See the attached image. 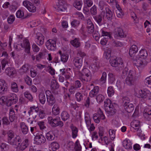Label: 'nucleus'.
Listing matches in <instances>:
<instances>
[{
  "instance_id": "f257e3e1",
  "label": "nucleus",
  "mask_w": 151,
  "mask_h": 151,
  "mask_svg": "<svg viewBox=\"0 0 151 151\" xmlns=\"http://www.w3.org/2000/svg\"><path fill=\"white\" fill-rule=\"evenodd\" d=\"M104 110L108 116H112L116 112V109L111 104V101L109 99H106L104 101Z\"/></svg>"
},
{
  "instance_id": "f03ea898",
  "label": "nucleus",
  "mask_w": 151,
  "mask_h": 151,
  "mask_svg": "<svg viewBox=\"0 0 151 151\" xmlns=\"http://www.w3.org/2000/svg\"><path fill=\"white\" fill-rule=\"evenodd\" d=\"M47 119L49 124L52 127H55L58 126L62 127L63 125V122L60 120L59 117H56L54 118L52 116H49Z\"/></svg>"
},
{
  "instance_id": "7ed1b4c3",
  "label": "nucleus",
  "mask_w": 151,
  "mask_h": 151,
  "mask_svg": "<svg viewBox=\"0 0 151 151\" xmlns=\"http://www.w3.org/2000/svg\"><path fill=\"white\" fill-rule=\"evenodd\" d=\"M137 97L150 100L151 99V93L149 91H145L143 90H140L138 91Z\"/></svg>"
},
{
  "instance_id": "20e7f679",
  "label": "nucleus",
  "mask_w": 151,
  "mask_h": 151,
  "mask_svg": "<svg viewBox=\"0 0 151 151\" xmlns=\"http://www.w3.org/2000/svg\"><path fill=\"white\" fill-rule=\"evenodd\" d=\"M8 99L6 103L7 105L8 106H10L13 104H16L18 101V97L14 93L10 94L8 96Z\"/></svg>"
},
{
  "instance_id": "39448f33",
  "label": "nucleus",
  "mask_w": 151,
  "mask_h": 151,
  "mask_svg": "<svg viewBox=\"0 0 151 151\" xmlns=\"http://www.w3.org/2000/svg\"><path fill=\"white\" fill-rule=\"evenodd\" d=\"M93 118L94 121L96 123L99 122L101 119H104V114L103 111L100 108H99L97 114H94L93 115Z\"/></svg>"
},
{
  "instance_id": "423d86ee",
  "label": "nucleus",
  "mask_w": 151,
  "mask_h": 151,
  "mask_svg": "<svg viewBox=\"0 0 151 151\" xmlns=\"http://www.w3.org/2000/svg\"><path fill=\"white\" fill-rule=\"evenodd\" d=\"M56 41L55 40L50 39L46 42V46L47 49L50 50H54L56 49Z\"/></svg>"
},
{
  "instance_id": "0eeeda50",
  "label": "nucleus",
  "mask_w": 151,
  "mask_h": 151,
  "mask_svg": "<svg viewBox=\"0 0 151 151\" xmlns=\"http://www.w3.org/2000/svg\"><path fill=\"white\" fill-rule=\"evenodd\" d=\"M110 63L111 65L113 67H116L119 65H121L123 66V60L121 58L118 59L111 58L110 60Z\"/></svg>"
},
{
  "instance_id": "6e6552de",
  "label": "nucleus",
  "mask_w": 151,
  "mask_h": 151,
  "mask_svg": "<svg viewBox=\"0 0 151 151\" xmlns=\"http://www.w3.org/2000/svg\"><path fill=\"white\" fill-rule=\"evenodd\" d=\"M21 140L19 136H17L12 138L7 139V142L10 145L19 146L21 142Z\"/></svg>"
},
{
  "instance_id": "1a4fd4ad",
  "label": "nucleus",
  "mask_w": 151,
  "mask_h": 151,
  "mask_svg": "<svg viewBox=\"0 0 151 151\" xmlns=\"http://www.w3.org/2000/svg\"><path fill=\"white\" fill-rule=\"evenodd\" d=\"M45 93L48 105L50 106H52L55 102V98L51 93L50 91L47 90L46 91Z\"/></svg>"
},
{
  "instance_id": "9d476101",
  "label": "nucleus",
  "mask_w": 151,
  "mask_h": 151,
  "mask_svg": "<svg viewBox=\"0 0 151 151\" xmlns=\"http://www.w3.org/2000/svg\"><path fill=\"white\" fill-rule=\"evenodd\" d=\"M57 5V10L58 11H64L67 9V4L65 0H58Z\"/></svg>"
},
{
  "instance_id": "9b49d317",
  "label": "nucleus",
  "mask_w": 151,
  "mask_h": 151,
  "mask_svg": "<svg viewBox=\"0 0 151 151\" xmlns=\"http://www.w3.org/2000/svg\"><path fill=\"white\" fill-rule=\"evenodd\" d=\"M133 72L130 70L128 76L126 79V82L127 84L129 86L134 85L135 83L133 79Z\"/></svg>"
},
{
  "instance_id": "f8f14e48",
  "label": "nucleus",
  "mask_w": 151,
  "mask_h": 151,
  "mask_svg": "<svg viewBox=\"0 0 151 151\" xmlns=\"http://www.w3.org/2000/svg\"><path fill=\"white\" fill-rule=\"evenodd\" d=\"M21 46L22 47L25 49V51L28 54L29 53L30 47L29 41L28 39H25L23 42L21 43Z\"/></svg>"
},
{
  "instance_id": "ddd939ff",
  "label": "nucleus",
  "mask_w": 151,
  "mask_h": 151,
  "mask_svg": "<svg viewBox=\"0 0 151 151\" xmlns=\"http://www.w3.org/2000/svg\"><path fill=\"white\" fill-rule=\"evenodd\" d=\"M59 87V85L58 82L55 80H52L50 83V87L51 91L53 93H57V91L56 90L58 89Z\"/></svg>"
},
{
  "instance_id": "4468645a",
  "label": "nucleus",
  "mask_w": 151,
  "mask_h": 151,
  "mask_svg": "<svg viewBox=\"0 0 151 151\" xmlns=\"http://www.w3.org/2000/svg\"><path fill=\"white\" fill-rule=\"evenodd\" d=\"M139 58L137 56L135 60V59H134V64L137 67L143 68L146 65V63H145V61L144 62L141 59H139Z\"/></svg>"
},
{
  "instance_id": "2eb2a0df",
  "label": "nucleus",
  "mask_w": 151,
  "mask_h": 151,
  "mask_svg": "<svg viewBox=\"0 0 151 151\" xmlns=\"http://www.w3.org/2000/svg\"><path fill=\"white\" fill-rule=\"evenodd\" d=\"M35 139L36 143L39 145L44 143L46 141L45 137L42 134L36 135L35 137Z\"/></svg>"
},
{
  "instance_id": "dca6fc26",
  "label": "nucleus",
  "mask_w": 151,
  "mask_h": 151,
  "mask_svg": "<svg viewBox=\"0 0 151 151\" xmlns=\"http://www.w3.org/2000/svg\"><path fill=\"white\" fill-rule=\"evenodd\" d=\"M87 32L89 33H92L94 31V26L90 19H88L87 21Z\"/></svg>"
},
{
  "instance_id": "f3484780",
  "label": "nucleus",
  "mask_w": 151,
  "mask_h": 151,
  "mask_svg": "<svg viewBox=\"0 0 151 151\" xmlns=\"http://www.w3.org/2000/svg\"><path fill=\"white\" fill-rule=\"evenodd\" d=\"M44 37L41 33H38L37 34L36 42L39 46L42 45L44 42Z\"/></svg>"
},
{
  "instance_id": "a211bd4d",
  "label": "nucleus",
  "mask_w": 151,
  "mask_h": 151,
  "mask_svg": "<svg viewBox=\"0 0 151 151\" xmlns=\"http://www.w3.org/2000/svg\"><path fill=\"white\" fill-rule=\"evenodd\" d=\"M73 63L75 66L77 68H79L82 65V59L79 58L78 57L75 58L73 60Z\"/></svg>"
},
{
  "instance_id": "6ab92c4d",
  "label": "nucleus",
  "mask_w": 151,
  "mask_h": 151,
  "mask_svg": "<svg viewBox=\"0 0 151 151\" xmlns=\"http://www.w3.org/2000/svg\"><path fill=\"white\" fill-rule=\"evenodd\" d=\"M6 73L9 76H13L16 74V70L13 67H8L5 70Z\"/></svg>"
},
{
  "instance_id": "aec40b11",
  "label": "nucleus",
  "mask_w": 151,
  "mask_h": 151,
  "mask_svg": "<svg viewBox=\"0 0 151 151\" xmlns=\"http://www.w3.org/2000/svg\"><path fill=\"white\" fill-rule=\"evenodd\" d=\"M131 126L136 131H138L140 127L139 121L137 120H134L131 122Z\"/></svg>"
},
{
  "instance_id": "412c9836",
  "label": "nucleus",
  "mask_w": 151,
  "mask_h": 151,
  "mask_svg": "<svg viewBox=\"0 0 151 151\" xmlns=\"http://www.w3.org/2000/svg\"><path fill=\"white\" fill-rule=\"evenodd\" d=\"M144 117L148 120H150L151 117V109L147 108L144 111Z\"/></svg>"
},
{
  "instance_id": "4be33fe9",
  "label": "nucleus",
  "mask_w": 151,
  "mask_h": 151,
  "mask_svg": "<svg viewBox=\"0 0 151 151\" xmlns=\"http://www.w3.org/2000/svg\"><path fill=\"white\" fill-rule=\"evenodd\" d=\"M70 128L72 131V136L73 138H76L78 135V129L72 124L70 126Z\"/></svg>"
},
{
  "instance_id": "5701e85b",
  "label": "nucleus",
  "mask_w": 151,
  "mask_h": 151,
  "mask_svg": "<svg viewBox=\"0 0 151 151\" xmlns=\"http://www.w3.org/2000/svg\"><path fill=\"white\" fill-rule=\"evenodd\" d=\"M147 53L146 50L142 49L140 51L139 54L137 57L141 59H145L147 58Z\"/></svg>"
},
{
  "instance_id": "b1692460",
  "label": "nucleus",
  "mask_w": 151,
  "mask_h": 151,
  "mask_svg": "<svg viewBox=\"0 0 151 151\" xmlns=\"http://www.w3.org/2000/svg\"><path fill=\"white\" fill-rule=\"evenodd\" d=\"M81 75H87V79H86V81H87L89 80L91 78V73L88 69L85 68L82 70Z\"/></svg>"
},
{
  "instance_id": "393cba45",
  "label": "nucleus",
  "mask_w": 151,
  "mask_h": 151,
  "mask_svg": "<svg viewBox=\"0 0 151 151\" xmlns=\"http://www.w3.org/2000/svg\"><path fill=\"white\" fill-rule=\"evenodd\" d=\"M20 126L21 130L22 133L24 134H26L28 131V128L24 122H22L20 123Z\"/></svg>"
},
{
  "instance_id": "a878e982",
  "label": "nucleus",
  "mask_w": 151,
  "mask_h": 151,
  "mask_svg": "<svg viewBox=\"0 0 151 151\" xmlns=\"http://www.w3.org/2000/svg\"><path fill=\"white\" fill-rule=\"evenodd\" d=\"M60 111V109L58 105L57 104H54L52 108V112L53 114L55 116L59 114Z\"/></svg>"
},
{
  "instance_id": "bb28decb",
  "label": "nucleus",
  "mask_w": 151,
  "mask_h": 151,
  "mask_svg": "<svg viewBox=\"0 0 151 151\" xmlns=\"http://www.w3.org/2000/svg\"><path fill=\"white\" fill-rule=\"evenodd\" d=\"M29 68L27 65H24L19 69V71L21 74L27 73L29 71Z\"/></svg>"
},
{
  "instance_id": "cd10ccee",
  "label": "nucleus",
  "mask_w": 151,
  "mask_h": 151,
  "mask_svg": "<svg viewBox=\"0 0 151 151\" xmlns=\"http://www.w3.org/2000/svg\"><path fill=\"white\" fill-rule=\"evenodd\" d=\"M99 88L98 86H95L93 88L90 92L89 95L91 97H93L95 96L98 93Z\"/></svg>"
},
{
  "instance_id": "c85d7f7f",
  "label": "nucleus",
  "mask_w": 151,
  "mask_h": 151,
  "mask_svg": "<svg viewBox=\"0 0 151 151\" xmlns=\"http://www.w3.org/2000/svg\"><path fill=\"white\" fill-rule=\"evenodd\" d=\"M40 102L42 104H44L46 101V97L44 93H40L38 96Z\"/></svg>"
},
{
  "instance_id": "c756f323",
  "label": "nucleus",
  "mask_w": 151,
  "mask_h": 151,
  "mask_svg": "<svg viewBox=\"0 0 151 151\" xmlns=\"http://www.w3.org/2000/svg\"><path fill=\"white\" fill-rule=\"evenodd\" d=\"M124 109L128 113L132 112L134 109V107L133 105L131 103L125 105Z\"/></svg>"
},
{
  "instance_id": "7c9ffc66",
  "label": "nucleus",
  "mask_w": 151,
  "mask_h": 151,
  "mask_svg": "<svg viewBox=\"0 0 151 151\" xmlns=\"http://www.w3.org/2000/svg\"><path fill=\"white\" fill-rule=\"evenodd\" d=\"M61 117L63 121H65L69 119L70 115L67 112L63 111L61 113Z\"/></svg>"
},
{
  "instance_id": "2f4dec72",
  "label": "nucleus",
  "mask_w": 151,
  "mask_h": 151,
  "mask_svg": "<svg viewBox=\"0 0 151 151\" xmlns=\"http://www.w3.org/2000/svg\"><path fill=\"white\" fill-rule=\"evenodd\" d=\"M28 142V139H25L24 141H23L20 145L19 147L20 149L21 150H23L25 149L29 145Z\"/></svg>"
},
{
  "instance_id": "473e14b6",
  "label": "nucleus",
  "mask_w": 151,
  "mask_h": 151,
  "mask_svg": "<svg viewBox=\"0 0 151 151\" xmlns=\"http://www.w3.org/2000/svg\"><path fill=\"white\" fill-rule=\"evenodd\" d=\"M106 15V18L108 20H111L112 19V14L111 11L108 8L106 7L105 8Z\"/></svg>"
},
{
  "instance_id": "72a5a7b5",
  "label": "nucleus",
  "mask_w": 151,
  "mask_h": 151,
  "mask_svg": "<svg viewBox=\"0 0 151 151\" xmlns=\"http://www.w3.org/2000/svg\"><path fill=\"white\" fill-rule=\"evenodd\" d=\"M7 87L6 86V83L5 81L2 80L0 81V92L4 91L6 90Z\"/></svg>"
},
{
  "instance_id": "f704fd0d",
  "label": "nucleus",
  "mask_w": 151,
  "mask_h": 151,
  "mask_svg": "<svg viewBox=\"0 0 151 151\" xmlns=\"http://www.w3.org/2000/svg\"><path fill=\"white\" fill-rule=\"evenodd\" d=\"M46 138L47 140L51 141L53 140L55 138V135L51 131H49L46 134Z\"/></svg>"
},
{
  "instance_id": "c9c22d12",
  "label": "nucleus",
  "mask_w": 151,
  "mask_h": 151,
  "mask_svg": "<svg viewBox=\"0 0 151 151\" xmlns=\"http://www.w3.org/2000/svg\"><path fill=\"white\" fill-rule=\"evenodd\" d=\"M123 146L127 149H131L132 148L131 143L127 140H124L123 142Z\"/></svg>"
},
{
  "instance_id": "e433bc0d",
  "label": "nucleus",
  "mask_w": 151,
  "mask_h": 151,
  "mask_svg": "<svg viewBox=\"0 0 151 151\" xmlns=\"http://www.w3.org/2000/svg\"><path fill=\"white\" fill-rule=\"evenodd\" d=\"M117 33L119 36L121 37H126V35L122 29L120 27L117 28Z\"/></svg>"
},
{
  "instance_id": "4c0bfd02",
  "label": "nucleus",
  "mask_w": 151,
  "mask_h": 151,
  "mask_svg": "<svg viewBox=\"0 0 151 151\" xmlns=\"http://www.w3.org/2000/svg\"><path fill=\"white\" fill-rule=\"evenodd\" d=\"M11 88L12 91L15 93L18 91L19 89L17 84L14 82H12L11 83Z\"/></svg>"
},
{
  "instance_id": "58836bf2",
  "label": "nucleus",
  "mask_w": 151,
  "mask_h": 151,
  "mask_svg": "<svg viewBox=\"0 0 151 151\" xmlns=\"http://www.w3.org/2000/svg\"><path fill=\"white\" fill-rule=\"evenodd\" d=\"M75 97L77 101L81 102L83 99V96L80 92H78L75 95Z\"/></svg>"
},
{
  "instance_id": "ea45409f",
  "label": "nucleus",
  "mask_w": 151,
  "mask_h": 151,
  "mask_svg": "<svg viewBox=\"0 0 151 151\" xmlns=\"http://www.w3.org/2000/svg\"><path fill=\"white\" fill-rule=\"evenodd\" d=\"M50 145L53 151H56L60 147L59 145L56 142H52Z\"/></svg>"
},
{
  "instance_id": "a19ab883",
  "label": "nucleus",
  "mask_w": 151,
  "mask_h": 151,
  "mask_svg": "<svg viewBox=\"0 0 151 151\" xmlns=\"http://www.w3.org/2000/svg\"><path fill=\"white\" fill-rule=\"evenodd\" d=\"M137 51L138 49L137 46L136 45H133L131 46L129 50V55H132L137 52Z\"/></svg>"
},
{
  "instance_id": "79ce46f5",
  "label": "nucleus",
  "mask_w": 151,
  "mask_h": 151,
  "mask_svg": "<svg viewBox=\"0 0 151 151\" xmlns=\"http://www.w3.org/2000/svg\"><path fill=\"white\" fill-rule=\"evenodd\" d=\"M70 43L74 47H78L80 46L78 39L75 38L73 40L70 41Z\"/></svg>"
},
{
  "instance_id": "37998d69",
  "label": "nucleus",
  "mask_w": 151,
  "mask_h": 151,
  "mask_svg": "<svg viewBox=\"0 0 151 151\" xmlns=\"http://www.w3.org/2000/svg\"><path fill=\"white\" fill-rule=\"evenodd\" d=\"M37 123L40 130H43L46 128V127L45 125V123L44 121H38L37 122Z\"/></svg>"
},
{
  "instance_id": "c03bdc74",
  "label": "nucleus",
  "mask_w": 151,
  "mask_h": 151,
  "mask_svg": "<svg viewBox=\"0 0 151 151\" xmlns=\"http://www.w3.org/2000/svg\"><path fill=\"white\" fill-rule=\"evenodd\" d=\"M82 2L81 1H76L74 3L73 5L74 7L78 10L81 9L82 6Z\"/></svg>"
},
{
  "instance_id": "a18cd8bd",
  "label": "nucleus",
  "mask_w": 151,
  "mask_h": 151,
  "mask_svg": "<svg viewBox=\"0 0 151 151\" xmlns=\"http://www.w3.org/2000/svg\"><path fill=\"white\" fill-rule=\"evenodd\" d=\"M74 148L76 151H80L81 150V147L78 140H77L76 142Z\"/></svg>"
},
{
  "instance_id": "49530a36",
  "label": "nucleus",
  "mask_w": 151,
  "mask_h": 151,
  "mask_svg": "<svg viewBox=\"0 0 151 151\" xmlns=\"http://www.w3.org/2000/svg\"><path fill=\"white\" fill-rule=\"evenodd\" d=\"M109 81L110 83H112L115 81V77L114 75L112 73L108 74Z\"/></svg>"
},
{
  "instance_id": "de8ad7c7",
  "label": "nucleus",
  "mask_w": 151,
  "mask_h": 151,
  "mask_svg": "<svg viewBox=\"0 0 151 151\" xmlns=\"http://www.w3.org/2000/svg\"><path fill=\"white\" fill-rule=\"evenodd\" d=\"M144 26L145 27H148V28L147 29V32H150L151 31V23L148 21L146 20L144 23Z\"/></svg>"
},
{
  "instance_id": "09e8293b",
  "label": "nucleus",
  "mask_w": 151,
  "mask_h": 151,
  "mask_svg": "<svg viewBox=\"0 0 151 151\" xmlns=\"http://www.w3.org/2000/svg\"><path fill=\"white\" fill-rule=\"evenodd\" d=\"M25 97L29 99L30 101H32L33 100V97L32 95L28 92L26 91L24 93Z\"/></svg>"
},
{
  "instance_id": "8fccbe9b",
  "label": "nucleus",
  "mask_w": 151,
  "mask_h": 151,
  "mask_svg": "<svg viewBox=\"0 0 151 151\" xmlns=\"http://www.w3.org/2000/svg\"><path fill=\"white\" fill-rule=\"evenodd\" d=\"M94 18L100 25H101V22L102 20V18L101 15L95 16L94 17Z\"/></svg>"
},
{
  "instance_id": "3c124183",
  "label": "nucleus",
  "mask_w": 151,
  "mask_h": 151,
  "mask_svg": "<svg viewBox=\"0 0 151 151\" xmlns=\"http://www.w3.org/2000/svg\"><path fill=\"white\" fill-rule=\"evenodd\" d=\"M109 134L111 140H113L115 137V132L113 129H110L109 131Z\"/></svg>"
},
{
  "instance_id": "603ef678",
  "label": "nucleus",
  "mask_w": 151,
  "mask_h": 151,
  "mask_svg": "<svg viewBox=\"0 0 151 151\" xmlns=\"http://www.w3.org/2000/svg\"><path fill=\"white\" fill-rule=\"evenodd\" d=\"M29 11L32 12H34L36 11V7L32 3H31L29 4V6L27 8Z\"/></svg>"
},
{
  "instance_id": "864d4df0",
  "label": "nucleus",
  "mask_w": 151,
  "mask_h": 151,
  "mask_svg": "<svg viewBox=\"0 0 151 151\" xmlns=\"http://www.w3.org/2000/svg\"><path fill=\"white\" fill-rule=\"evenodd\" d=\"M7 139L12 138L15 137L14 132L12 130H9L7 131Z\"/></svg>"
},
{
  "instance_id": "5fc2aeb1",
  "label": "nucleus",
  "mask_w": 151,
  "mask_h": 151,
  "mask_svg": "<svg viewBox=\"0 0 151 151\" xmlns=\"http://www.w3.org/2000/svg\"><path fill=\"white\" fill-rule=\"evenodd\" d=\"M99 134L101 140L102 141L104 138L102 137L103 136L104 134V128L102 127H99Z\"/></svg>"
},
{
  "instance_id": "6e6d98bb",
  "label": "nucleus",
  "mask_w": 151,
  "mask_h": 151,
  "mask_svg": "<svg viewBox=\"0 0 151 151\" xmlns=\"http://www.w3.org/2000/svg\"><path fill=\"white\" fill-rule=\"evenodd\" d=\"M104 36L107 37H104V39H106L105 40H104V45H105L106 44L105 43H106L108 41V38H109V39H110L111 38V32H104Z\"/></svg>"
},
{
  "instance_id": "4d7b16f0",
  "label": "nucleus",
  "mask_w": 151,
  "mask_h": 151,
  "mask_svg": "<svg viewBox=\"0 0 151 151\" xmlns=\"http://www.w3.org/2000/svg\"><path fill=\"white\" fill-rule=\"evenodd\" d=\"M68 58V56L65 54H63L61 56V61L64 63H65L67 61Z\"/></svg>"
},
{
  "instance_id": "13d9d810",
  "label": "nucleus",
  "mask_w": 151,
  "mask_h": 151,
  "mask_svg": "<svg viewBox=\"0 0 151 151\" xmlns=\"http://www.w3.org/2000/svg\"><path fill=\"white\" fill-rule=\"evenodd\" d=\"M114 91L112 87L110 86L108 88L107 93L109 96H111L113 95L114 94Z\"/></svg>"
},
{
  "instance_id": "bf43d9fd",
  "label": "nucleus",
  "mask_w": 151,
  "mask_h": 151,
  "mask_svg": "<svg viewBox=\"0 0 151 151\" xmlns=\"http://www.w3.org/2000/svg\"><path fill=\"white\" fill-rule=\"evenodd\" d=\"M15 19V17L14 15H11L9 16L7 18V20L8 22L10 24H12L14 21Z\"/></svg>"
},
{
  "instance_id": "052dcab7",
  "label": "nucleus",
  "mask_w": 151,
  "mask_h": 151,
  "mask_svg": "<svg viewBox=\"0 0 151 151\" xmlns=\"http://www.w3.org/2000/svg\"><path fill=\"white\" fill-rule=\"evenodd\" d=\"M46 115V114L45 111L41 109L39 110V116L40 119L44 118Z\"/></svg>"
},
{
  "instance_id": "680f3d73",
  "label": "nucleus",
  "mask_w": 151,
  "mask_h": 151,
  "mask_svg": "<svg viewBox=\"0 0 151 151\" xmlns=\"http://www.w3.org/2000/svg\"><path fill=\"white\" fill-rule=\"evenodd\" d=\"M106 58L108 59L111 56V50L110 48L106 49L105 51Z\"/></svg>"
},
{
  "instance_id": "e2e57ef3",
  "label": "nucleus",
  "mask_w": 151,
  "mask_h": 151,
  "mask_svg": "<svg viewBox=\"0 0 151 151\" xmlns=\"http://www.w3.org/2000/svg\"><path fill=\"white\" fill-rule=\"evenodd\" d=\"M116 13L117 16L119 18H121L124 15V13L122 12L121 9H118L116 11Z\"/></svg>"
},
{
  "instance_id": "0e129e2a",
  "label": "nucleus",
  "mask_w": 151,
  "mask_h": 151,
  "mask_svg": "<svg viewBox=\"0 0 151 151\" xmlns=\"http://www.w3.org/2000/svg\"><path fill=\"white\" fill-rule=\"evenodd\" d=\"M87 75H81L80 77V79L83 83L90 81L91 79V78L89 80L86 81V79H87Z\"/></svg>"
},
{
  "instance_id": "69168bd1",
  "label": "nucleus",
  "mask_w": 151,
  "mask_h": 151,
  "mask_svg": "<svg viewBox=\"0 0 151 151\" xmlns=\"http://www.w3.org/2000/svg\"><path fill=\"white\" fill-rule=\"evenodd\" d=\"M122 101L124 106L125 105L128 104H130L129 99L127 97L125 96L123 97Z\"/></svg>"
},
{
  "instance_id": "338daca9",
  "label": "nucleus",
  "mask_w": 151,
  "mask_h": 151,
  "mask_svg": "<svg viewBox=\"0 0 151 151\" xmlns=\"http://www.w3.org/2000/svg\"><path fill=\"white\" fill-rule=\"evenodd\" d=\"M104 98V96L103 95L99 94L96 96V99L98 102L101 103L103 101Z\"/></svg>"
},
{
  "instance_id": "774afa93",
  "label": "nucleus",
  "mask_w": 151,
  "mask_h": 151,
  "mask_svg": "<svg viewBox=\"0 0 151 151\" xmlns=\"http://www.w3.org/2000/svg\"><path fill=\"white\" fill-rule=\"evenodd\" d=\"M90 12L91 14L93 15H95L96 14V7L95 5H94L91 8Z\"/></svg>"
}]
</instances>
